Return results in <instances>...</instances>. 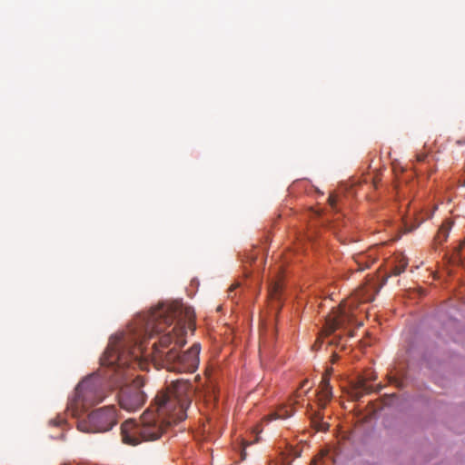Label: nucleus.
Wrapping results in <instances>:
<instances>
[{
    "instance_id": "f257e3e1",
    "label": "nucleus",
    "mask_w": 465,
    "mask_h": 465,
    "mask_svg": "<svg viewBox=\"0 0 465 465\" xmlns=\"http://www.w3.org/2000/svg\"><path fill=\"white\" fill-rule=\"evenodd\" d=\"M193 310L179 302L161 303L136 320L135 329L111 337L101 364L121 369L140 365L142 357L151 356L153 364L170 371L194 372L199 365L201 345L195 342L181 352L186 344L187 331H194Z\"/></svg>"
},
{
    "instance_id": "f03ea898",
    "label": "nucleus",
    "mask_w": 465,
    "mask_h": 465,
    "mask_svg": "<svg viewBox=\"0 0 465 465\" xmlns=\"http://www.w3.org/2000/svg\"><path fill=\"white\" fill-rule=\"evenodd\" d=\"M194 391L193 383L187 380L172 381L164 391L157 393L153 404L143 413L139 421L129 419L122 423V442L137 446L158 440L173 423L186 419Z\"/></svg>"
},
{
    "instance_id": "7ed1b4c3",
    "label": "nucleus",
    "mask_w": 465,
    "mask_h": 465,
    "mask_svg": "<svg viewBox=\"0 0 465 465\" xmlns=\"http://www.w3.org/2000/svg\"><path fill=\"white\" fill-rule=\"evenodd\" d=\"M104 381L93 374L84 379L75 388V394L67 407V411L74 417L90 406L100 403L105 398L103 388Z\"/></svg>"
},
{
    "instance_id": "20e7f679",
    "label": "nucleus",
    "mask_w": 465,
    "mask_h": 465,
    "mask_svg": "<svg viewBox=\"0 0 465 465\" xmlns=\"http://www.w3.org/2000/svg\"><path fill=\"white\" fill-rule=\"evenodd\" d=\"M374 299L372 288L363 286L357 289L354 293L346 301L341 303L339 308L333 311V317L327 322V333L335 329L345 328L354 318L353 310L358 303L369 302Z\"/></svg>"
},
{
    "instance_id": "39448f33",
    "label": "nucleus",
    "mask_w": 465,
    "mask_h": 465,
    "mask_svg": "<svg viewBox=\"0 0 465 465\" xmlns=\"http://www.w3.org/2000/svg\"><path fill=\"white\" fill-rule=\"evenodd\" d=\"M117 422L115 409L106 406L90 413L86 419L77 422V429L84 432H105Z\"/></svg>"
},
{
    "instance_id": "423d86ee",
    "label": "nucleus",
    "mask_w": 465,
    "mask_h": 465,
    "mask_svg": "<svg viewBox=\"0 0 465 465\" xmlns=\"http://www.w3.org/2000/svg\"><path fill=\"white\" fill-rule=\"evenodd\" d=\"M143 379L136 377L133 383L124 386L119 393V404L122 409L127 411H135L139 410L145 401V394L142 391Z\"/></svg>"
},
{
    "instance_id": "0eeeda50",
    "label": "nucleus",
    "mask_w": 465,
    "mask_h": 465,
    "mask_svg": "<svg viewBox=\"0 0 465 465\" xmlns=\"http://www.w3.org/2000/svg\"><path fill=\"white\" fill-rule=\"evenodd\" d=\"M331 372V369L330 371H327L322 378V381L319 385V402L320 405L324 408L328 401H331L332 397V389L330 384V375Z\"/></svg>"
},
{
    "instance_id": "6e6552de",
    "label": "nucleus",
    "mask_w": 465,
    "mask_h": 465,
    "mask_svg": "<svg viewBox=\"0 0 465 465\" xmlns=\"http://www.w3.org/2000/svg\"><path fill=\"white\" fill-rule=\"evenodd\" d=\"M299 397H300V394L298 392H296L295 395L293 396V398H292L290 400V402L288 404H283V405L280 406L276 411L268 415V417H267L268 420H277V419L285 420V419L291 417L294 413V409H293L294 404L299 403V401L297 400V398H299Z\"/></svg>"
},
{
    "instance_id": "1a4fd4ad",
    "label": "nucleus",
    "mask_w": 465,
    "mask_h": 465,
    "mask_svg": "<svg viewBox=\"0 0 465 465\" xmlns=\"http://www.w3.org/2000/svg\"><path fill=\"white\" fill-rule=\"evenodd\" d=\"M281 293V285L277 282L271 284L268 292V297L271 300L272 306L277 310L280 307L279 299Z\"/></svg>"
},
{
    "instance_id": "9d476101",
    "label": "nucleus",
    "mask_w": 465,
    "mask_h": 465,
    "mask_svg": "<svg viewBox=\"0 0 465 465\" xmlns=\"http://www.w3.org/2000/svg\"><path fill=\"white\" fill-rule=\"evenodd\" d=\"M408 265V261L404 256L400 257L391 268V275L398 276L403 272Z\"/></svg>"
},
{
    "instance_id": "9b49d317",
    "label": "nucleus",
    "mask_w": 465,
    "mask_h": 465,
    "mask_svg": "<svg viewBox=\"0 0 465 465\" xmlns=\"http://www.w3.org/2000/svg\"><path fill=\"white\" fill-rule=\"evenodd\" d=\"M354 262L357 264L356 271H364L369 268L372 262L367 260L366 256L362 253H359L354 256Z\"/></svg>"
},
{
    "instance_id": "f8f14e48",
    "label": "nucleus",
    "mask_w": 465,
    "mask_h": 465,
    "mask_svg": "<svg viewBox=\"0 0 465 465\" xmlns=\"http://www.w3.org/2000/svg\"><path fill=\"white\" fill-rule=\"evenodd\" d=\"M333 317V312H331V314H330L327 318H326V322H325V325H324V328L323 330L322 331V333L320 335V337L317 339V341H315V343L313 344L312 348L315 349V350H318L320 349L321 345H322V338L323 337H327V336H330L331 334H332L337 329H335L333 331L330 332V333H327V322Z\"/></svg>"
},
{
    "instance_id": "ddd939ff",
    "label": "nucleus",
    "mask_w": 465,
    "mask_h": 465,
    "mask_svg": "<svg viewBox=\"0 0 465 465\" xmlns=\"http://www.w3.org/2000/svg\"><path fill=\"white\" fill-rule=\"evenodd\" d=\"M450 228V225L449 223H446L442 224V226L440 228L437 238L439 241H445L449 236V230Z\"/></svg>"
},
{
    "instance_id": "4468645a",
    "label": "nucleus",
    "mask_w": 465,
    "mask_h": 465,
    "mask_svg": "<svg viewBox=\"0 0 465 465\" xmlns=\"http://www.w3.org/2000/svg\"><path fill=\"white\" fill-rule=\"evenodd\" d=\"M64 422H65V420L62 417H57V418L50 420V424H52L54 426H57V427L62 426Z\"/></svg>"
},
{
    "instance_id": "2eb2a0df",
    "label": "nucleus",
    "mask_w": 465,
    "mask_h": 465,
    "mask_svg": "<svg viewBox=\"0 0 465 465\" xmlns=\"http://www.w3.org/2000/svg\"><path fill=\"white\" fill-rule=\"evenodd\" d=\"M328 203H329V205L332 208V209H335L336 208V203H337V198L335 195L333 194H331L328 198Z\"/></svg>"
},
{
    "instance_id": "dca6fc26",
    "label": "nucleus",
    "mask_w": 465,
    "mask_h": 465,
    "mask_svg": "<svg viewBox=\"0 0 465 465\" xmlns=\"http://www.w3.org/2000/svg\"><path fill=\"white\" fill-rule=\"evenodd\" d=\"M425 158H426V154H424V153L417 155V160L419 162H423L425 160Z\"/></svg>"
},
{
    "instance_id": "f3484780",
    "label": "nucleus",
    "mask_w": 465,
    "mask_h": 465,
    "mask_svg": "<svg viewBox=\"0 0 465 465\" xmlns=\"http://www.w3.org/2000/svg\"><path fill=\"white\" fill-rule=\"evenodd\" d=\"M238 287V284H232L231 285V287L229 288L228 290V292H229V296L231 295V293Z\"/></svg>"
},
{
    "instance_id": "a211bd4d",
    "label": "nucleus",
    "mask_w": 465,
    "mask_h": 465,
    "mask_svg": "<svg viewBox=\"0 0 465 465\" xmlns=\"http://www.w3.org/2000/svg\"><path fill=\"white\" fill-rule=\"evenodd\" d=\"M339 359V355L337 353H332V356H331V362L332 363H335Z\"/></svg>"
},
{
    "instance_id": "6ab92c4d",
    "label": "nucleus",
    "mask_w": 465,
    "mask_h": 465,
    "mask_svg": "<svg viewBox=\"0 0 465 465\" xmlns=\"http://www.w3.org/2000/svg\"><path fill=\"white\" fill-rule=\"evenodd\" d=\"M307 383H308V381H304L302 382V386H301V387H302V388L305 387V385H306Z\"/></svg>"
}]
</instances>
